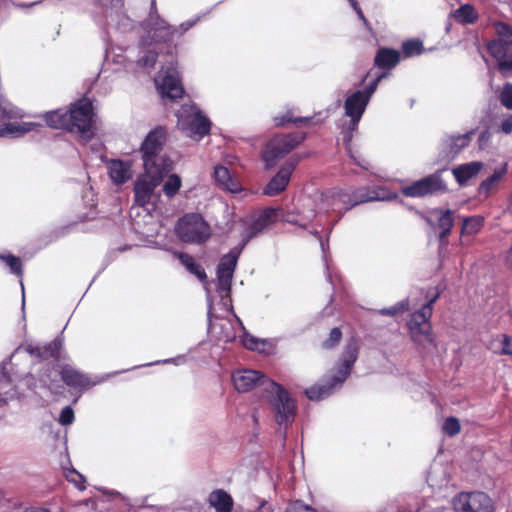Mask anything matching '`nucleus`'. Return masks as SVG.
<instances>
[{"instance_id": "nucleus-15", "label": "nucleus", "mask_w": 512, "mask_h": 512, "mask_svg": "<svg viewBox=\"0 0 512 512\" xmlns=\"http://www.w3.org/2000/svg\"><path fill=\"white\" fill-rule=\"evenodd\" d=\"M455 512H494L492 500L483 492H462L453 499Z\"/></svg>"}, {"instance_id": "nucleus-9", "label": "nucleus", "mask_w": 512, "mask_h": 512, "mask_svg": "<svg viewBox=\"0 0 512 512\" xmlns=\"http://www.w3.org/2000/svg\"><path fill=\"white\" fill-rule=\"evenodd\" d=\"M437 297L438 295H435L419 311L413 313L407 322L412 341L424 348L434 340L429 319L432 315V305Z\"/></svg>"}, {"instance_id": "nucleus-11", "label": "nucleus", "mask_w": 512, "mask_h": 512, "mask_svg": "<svg viewBox=\"0 0 512 512\" xmlns=\"http://www.w3.org/2000/svg\"><path fill=\"white\" fill-rule=\"evenodd\" d=\"M176 232L178 237L186 243L200 244L211 235L209 224L198 213H190L179 219Z\"/></svg>"}, {"instance_id": "nucleus-33", "label": "nucleus", "mask_w": 512, "mask_h": 512, "mask_svg": "<svg viewBox=\"0 0 512 512\" xmlns=\"http://www.w3.org/2000/svg\"><path fill=\"white\" fill-rule=\"evenodd\" d=\"M451 16L461 24H472L477 20L478 13L472 5L464 4L452 11Z\"/></svg>"}, {"instance_id": "nucleus-53", "label": "nucleus", "mask_w": 512, "mask_h": 512, "mask_svg": "<svg viewBox=\"0 0 512 512\" xmlns=\"http://www.w3.org/2000/svg\"><path fill=\"white\" fill-rule=\"evenodd\" d=\"M243 345L250 350H260V346H264V340L257 339L253 336L246 335L242 340Z\"/></svg>"}, {"instance_id": "nucleus-18", "label": "nucleus", "mask_w": 512, "mask_h": 512, "mask_svg": "<svg viewBox=\"0 0 512 512\" xmlns=\"http://www.w3.org/2000/svg\"><path fill=\"white\" fill-rule=\"evenodd\" d=\"M443 188L444 184L440 174L439 172H436L409 185L403 186L401 191L402 194L407 197L417 198L432 194Z\"/></svg>"}, {"instance_id": "nucleus-10", "label": "nucleus", "mask_w": 512, "mask_h": 512, "mask_svg": "<svg viewBox=\"0 0 512 512\" xmlns=\"http://www.w3.org/2000/svg\"><path fill=\"white\" fill-rule=\"evenodd\" d=\"M238 253L230 252L224 255L217 266L216 292L223 309H231V284L238 261Z\"/></svg>"}, {"instance_id": "nucleus-44", "label": "nucleus", "mask_w": 512, "mask_h": 512, "mask_svg": "<svg viewBox=\"0 0 512 512\" xmlns=\"http://www.w3.org/2000/svg\"><path fill=\"white\" fill-rule=\"evenodd\" d=\"M0 260L4 261L6 265L10 268V272L17 276H22V263L19 257H16L12 254L3 255L0 254Z\"/></svg>"}, {"instance_id": "nucleus-30", "label": "nucleus", "mask_w": 512, "mask_h": 512, "mask_svg": "<svg viewBox=\"0 0 512 512\" xmlns=\"http://www.w3.org/2000/svg\"><path fill=\"white\" fill-rule=\"evenodd\" d=\"M207 501L216 512H231L234 505L231 495L223 489L213 490Z\"/></svg>"}, {"instance_id": "nucleus-6", "label": "nucleus", "mask_w": 512, "mask_h": 512, "mask_svg": "<svg viewBox=\"0 0 512 512\" xmlns=\"http://www.w3.org/2000/svg\"><path fill=\"white\" fill-rule=\"evenodd\" d=\"M387 76V73L383 72L378 75L372 82H370L367 86L362 90H355L351 94H349L344 101V110L345 115L349 118V129L345 137L344 141L346 144H349L352 139V131H354L366 108L370 102L371 97L377 90L379 82Z\"/></svg>"}, {"instance_id": "nucleus-8", "label": "nucleus", "mask_w": 512, "mask_h": 512, "mask_svg": "<svg viewBox=\"0 0 512 512\" xmlns=\"http://www.w3.org/2000/svg\"><path fill=\"white\" fill-rule=\"evenodd\" d=\"M176 117L177 127L195 140L202 139L210 132V120L193 103L182 105Z\"/></svg>"}, {"instance_id": "nucleus-35", "label": "nucleus", "mask_w": 512, "mask_h": 512, "mask_svg": "<svg viewBox=\"0 0 512 512\" xmlns=\"http://www.w3.org/2000/svg\"><path fill=\"white\" fill-rule=\"evenodd\" d=\"M179 261L186 269L193 275H195L201 281L206 279V273L204 269L195 262L194 258L186 253H178L177 254Z\"/></svg>"}, {"instance_id": "nucleus-25", "label": "nucleus", "mask_w": 512, "mask_h": 512, "mask_svg": "<svg viewBox=\"0 0 512 512\" xmlns=\"http://www.w3.org/2000/svg\"><path fill=\"white\" fill-rule=\"evenodd\" d=\"M316 214L313 202L307 199L301 210L288 211L285 215V221L304 228L315 218Z\"/></svg>"}, {"instance_id": "nucleus-16", "label": "nucleus", "mask_w": 512, "mask_h": 512, "mask_svg": "<svg viewBox=\"0 0 512 512\" xmlns=\"http://www.w3.org/2000/svg\"><path fill=\"white\" fill-rule=\"evenodd\" d=\"M60 375L67 386L79 392H83L93 386H96L108 378V376L91 377L70 364H65L61 367Z\"/></svg>"}, {"instance_id": "nucleus-59", "label": "nucleus", "mask_w": 512, "mask_h": 512, "mask_svg": "<svg viewBox=\"0 0 512 512\" xmlns=\"http://www.w3.org/2000/svg\"><path fill=\"white\" fill-rule=\"evenodd\" d=\"M351 4V6L353 7V9L355 10V12L357 13V15L359 16L360 20L363 22V24L366 26V27H369V22L368 20L366 19V17L364 16L363 14V11L362 9L360 8V6L358 5L357 1L356 0H348Z\"/></svg>"}, {"instance_id": "nucleus-34", "label": "nucleus", "mask_w": 512, "mask_h": 512, "mask_svg": "<svg viewBox=\"0 0 512 512\" xmlns=\"http://www.w3.org/2000/svg\"><path fill=\"white\" fill-rule=\"evenodd\" d=\"M108 25L114 26L121 32H127L134 26L133 21L122 11H115L107 17Z\"/></svg>"}, {"instance_id": "nucleus-22", "label": "nucleus", "mask_w": 512, "mask_h": 512, "mask_svg": "<svg viewBox=\"0 0 512 512\" xmlns=\"http://www.w3.org/2000/svg\"><path fill=\"white\" fill-rule=\"evenodd\" d=\"M428 222L440 230V240L443 241L449 233L455 221V211L450 209L435 208L429 211Z\"/></svg>"}, {"instance_id": "nucleus-52", "label": "nucleus", "mask_w": 512, "mask_h": 512, "mask_svg": "<svg viewBox=\"0 0 512 512\" xmlns=\"http://www.w3.org/2000/svg\"><path fill=\"white\" fill-rule=\"evenodd\" d=\"M286 512H317L314 508L306 505L300 500H296L289 504Z\"/></svg>"}, {"instance_id": "nucleus-32", "label": "nucleus", "mask_w": 512, "mask_h": 512, "mask_svg": "<svg viewBox=\"0 0 512 512\" xmlns=\"http://www.w3.org/2000/svg\"><path fill=\"white\" fill-rule=\"evenodd\" d=\"M473 134H474V131H469L464 134L447 136L444 140V144H445L446 148L449 150V154L455 156L462 149L467 147L471 141V137Z\"/></svg>"}, {"instance_id": "nucleus-49", "label": "nucleus", "mask_w": 512, "mask_h": 512, "mask_svg": "<svg viewBox=\"0 0 512 512\" xmlns=\"http://www.w3.org/2000/svg\"><path fill=\"white\" fill-rule=\"evenodd\" d=\"M478 147L482 151H490L492 149V134L485 130L478 137Z\"/></svg>"}, {"instance_id": "nucleus-56", "label": "nucleus", "mask_w": 512, "mask_h": 512, "mask_svg": "<svg viewBox=\"0 0 512 512\" xmlns=\"http://www.w3.org/2000/svg\"><path fill=\"white\" fill-rule=\"evenodd\" d=\"M74 421V411L70 406H66L62 409L60 416H59V422L61 425H70Z\"/></svg>"}, {"instance_id": "nucleus-64", "label": "nucleus", "mask_w": 512, "mask_h": 512, "mask_svg": "<svg viewBox=\"0 0 512 512\" xmlns=\"http://www.w3.org/2000/svg\"><path fill=\"white\" fill-rule=\"evenodd\" d=\"M312 233H313V235H314L315 237H317V238L320 240L321 247H322V249H324V244H323V242H322V240H321V236H320L319 232H318V231H314V232H312Z\"/></svg>"}, {"instance_id": "nucleus-38", "label": "nucleus", "mask_w": 512, "mask_h": 512, "mask_svg": "<svg viewBox=\"0 0 512 512\" xmlns=\"http://www.w3.org/2000/svg\"><path fill=\"white\" fill-rule=\"evenodd\" d=\"M494 352L512 357V338L501 335L492 342Z\"/></svg>"}, {"instance_id": "nucleus-4", "label": "nucleus", "mask_w": 512, "mask_h": 512, "mask_svg": "<svg viewBox=\"0 0 512 512\" xmlns=\"http://www.w3.org/2000/svg\"><path fill=\"white\" fill-rule=\"evenodd\" d=\"M357 357V343L351 339L345 346L339 363L320 383L306 389V396L312 401H319L332 395L350 375Z\"/></svg>"}, {"instance_id": "nucleus-43", "label": "nucleus", "mask_w": 512, "mask_h": 512, "mask_svg": "<svg viewBox=\"0 0 512 512\" xmlns=\"http://www.w3.org/2000/svg\"><path fill=\"white\" fill-rule=\"evenodd\" d=\"M409 310V301L408 299L401 300L394 304L393 306L389 308H383L378 310V314L383 316H396L398 314H401L405 311Z\"/></svg>"}, {"instance_id": "nucleus-2", "label": "nucleus", "mask_w": 512, "mask_h": 512, "mask_svg": "<svg viewBox=\"0 0 512 512\" xmlns=\"http://www.w3.org/2000/svg\"><path fill=\"white\" fill-rule=\"evenodd\" d=\"M197 20H187L179 26H171L162 19L156 10V0H151V11L148 18L142 23L144 35L140 39V51L137 58V65L150 69L153 68L158 57V53L153 44L162 42H171L175 38L181 37L185 32L196 24Z\"/></svg>"}, {"instance_id": "nucleus-21", "label": "nucleus", "mask_w": 512, "mask_h": 512, "mask_svg": "<svg viewBox=\"0 0 512 512\" xmlns=\"http://www.w3.org/2000/svg\"><path fill=\"white\" fill-rule=\"evenodd\" d=\"M63 347V338L57 337L52 342L40 346V345H34L32 343H26L24 345H21L17 351H25L26 353L30 354L33 357H36L41 360H46L49 358H55L57 359L59 357L60 351Z\"/></svg>"}, {"instance_id": "nucleus-36", "label": "nucleus", "mask_w": 512, "mask_h": 512, "mask_svg": "<svg viewBox=\"0 0 512 512\" xmlns=\"http://www.w3.org/2000/svg\"><path fill=\"white\" fill-rule=\"evenodd\" d=\"M488 51L491 56L496 59L497 62L512 54L511 45L501 42L497 39L492 40L488 44Z\"/></svg>"}, {"instance_id": "nucleus-31", "label": "nucleus", "mask_w": 512, "mask_h": 512, "mask_svg": "<svg viewBox=\"0 0 512 512\" xmlns=\"http://www.w3.org/2000/svg\"><path fill=\"white\" fill-rule=\"evenodd\" d=\"M400 58L401 55L398 50L380 48L375 55L374 64L379 68L390 70L399 63Z\"/></svg>"}, {"instance_id": "nucleus-20", "label": "nucleus", "mask_w": 512, "mask_h": 512, "mask_svg": "<svg viewBox=\"0 0 512 512\" xmlns=\"http://www.w3.org/2000/svg\"><path fill=\"white\" fill-rule=\"evenodd\" d=\"M207 292V302H208V330L210 333L215 335L218 340L224 342H230L235 339L236 335L232 324L229 320L226 319H218L213 314V300L210 295V291L208 286H205Z\"/></svg>"}, {"instance_id": "nucleus-23", "label": "nucleus", "mask_w": 512, "mask_h": 512, "mask_svg": "<svg viewBox=\"0 0 512 512\" xmlns=\"http://www.w3.org/2000/svg\"><path fill=\"white\" fill-rule=\"evenodd\" d=\"M214 179L216 184L223 190L233 194L242 191V185L239 179L225 166L219 165L215 167Z\"/></svg>"}, {"instance_id": "nucleus-3", "label": "nucleus", "mask_w": 512, "mask_h": 512, "mask_svg": "<svg viewBox=\"0 0 512 512\" xmlns=\"http://www.w3.org/2000/svg\"><path fill=\"white\" fill-rule=\"evenodd\" d=\"M397 198V194L384 187H359L353 191L338 188L321 193L318 197V212L338 211L341 218L343 213L352 207L372 201H390Z\"/></svg>"}, {"instance_id": "nucleus-63", "label": "nucleus", "mask_w": 512, "mask_h": 512, "mask_svg": "<svg viewBox=\"0 0 512 512\" xmlns=\"http://www.w3.org/2000/svg\"><path fill=\"white\" fill-rule=\"evenodd\" d=\"M21 290H22V308L24 309L25 306V295H24V284L22 281H20Z\"/></svg>"}, {"instance_id": "nucleus-61", "label": "nucleus", "mask_w": 512, "mask_h": 512, "mask_svg": "<svg viewBox=\"0 0 512 512\" xmlns=\"http://www.w3.org/2000/svg\"><path fill=\"white\" fill-rule=\"evenodd\" d=\"M506 262H507V265L512 268V245H511V248L509 249L508 253H507V256H506Z\"/></svg>"}, {"instance_id": "nucleus-55", "label": "nucleus", "mask_w": 512, "mask_h": 512, "mask_svg": "<svg viewBox=\"0 0 512 512\" xmlns=\"http://www.w3.org/2000/svg\"><path fill=\"white\" fill-rule=\"evenodd\" d=\"M342 333L339 328H333L329 334V338L323 342V347L326 349L332 348L341 339Z\"/></svg>"}, {"instance_id": "nucleus-5", "label": "nucleus", "mask_w": 512, "mask_h": 512, "mask_svg": "<svg viewBox=\"0 0 512 512\" xmlns=\"http://www.w3.org/2000/svg\"><path fill=\"white\" fill-rule=\"evenodd\" d=\"M166 137V129L158 126L151 130L144 138L140 146V153L144 171L147 173L155 175L159 171L170 172L172 170L173 162L163 152Z\"/></svg>"}, {"instance_id": "nucleus-50", "label": "nucleus", "mask_w": 512, "mask_h": 512, "mask_svg": "<svg viewBox=\"0 0 512 512\" xmlns=\"http://www.w3.org/2000/svg\"><path fill=\"white\" fill-rule=\"evenodd\" d=\"M77 512H98V502L94 499H86L77 504Z\"/></svg>"}, {"instance_id": "nucleus-58", "label": "nucleus", "mask_w": 512, "mask_h": 512, "mask_svg": "<svg viewBox=\"0 0 512 512\" xmlns=\"http://www.w3.org/2000/svg\"><path fill=\"white\" fill-rule=\"evenodd\" d=\"M10 384V377L4 372L3 369H0V393H8V390H5L6 387Z\"/></svg>"}, {"instance_id": "nucleus-48", "label": "nucleus", "mask_w": 512, "mask_h": 512, "mask_svg": "<svg viewBox=\"0 0 512 512\" xmlns=\"http://www.w3.org/2000/svg\"><path fill=\"white\" fill-rule=\"evenodd\" d=\"M499 72L504 77L512 76V54L497 62Z\"/></svg>"}, {"instance_id": "nucleus-42", "label": "nucleus", "mask_w": 512, "mask_h": 512, "mask_svg": "<svg viewBox=\"0 0 512 512\" xmlns=\"http://www.w3.org/2000/svg\"><path fill=\"white\" fill-rule=\"evenodd\" d=\"M495 32L498 37L497 40L512 46V26L503 22H497L495 24Z\"/></svg>"}, {"instance_id": "nucleus-40", "label": "nucleus", "mask_w": 512, "mask_h": 512, "mask_svg": "<svg viewBox=\"0 0 512 512\" xmlns=\"http://www.w3.org/2000/svg\"><path fill=\"white\" fill-rule=\"evenodd\" d=\"M495 131L505 135L512 134V114L504 113L500 115L495 123Z\"/></svg>"}, {"instance_id": "nucleus-57", "label": "nucleus", "mask_w": 512, "mask_h": 512, "mask_svg": "<svg viewBox=\"0 0 512 512\" xmlns=\"http://www.w3.org/2000/svg\"><path fill=\"white\" fill-rule=\"evenodd\" d=\"M274 120H275V123L277 126H283L284 124L289 123V122H293L295 124H298L301 122H306V121H309L310 118H308V117L292 118L288 115H283V116H276L274 118Z\"/></svg>"}, {"instance_id": "nucleus-28", "label": "nucleus", "mask_w": 512, "mask_h": 512, "mask_svg": "<svg viewBox=\"0 0 512 512\" xmlns=\"http://www.w3.org/2000/svg\"><path fill=\"white\" fill-rule=\"evenodd\" d=\"M69 109H57L44 114L45 121L48 126L55 129H66L72 131L71 118Z\"/></svg>"}, {"instance_id": "nucleus-54", "label": "nucleus", "mask_w": 512, "mask_h": 512, "mask_svg": "<svg viewBox=\"0 0 512 512\" xmlns=\"http://www.w3.org/2000/svg\"><path fill=\"white\" fill-rule=\"evenodd\" d=\"M186 361H187V359H186L185 355H178L173 358H168V359L151 362V363L145 364L144 366H152V365H159V364H174V365L179 366V365L185 364Z\"/></svg>"}, {"instance_id": "nucleus-45", "label": "nucleus", "mask_w": 512, "mask_h": 512, "mask_svg": "<svg viewBox=\"0 0 512 512\" xmlns=\"http://www.w3.org/2000/svg\"><path fill=\"white\" fill-rule=\"evenodd\" d=\"M423 44L419 40H408L403 43L402 50L406 57L420 55L423 52Z\"/></svg>"}, {"instance_id": "nucleus-14", "label": "nucleus", "mask_w": 512, "mask_h": 512, "mask_svg": "<svg viewBox=\"0 0 512 512\" xmlns=\"http://www.w3.org/2000/svg\"><path fill=\"white\" fill-rule=\"evenodd\" d=\"M154 82L164 101H173L184 94V89L175 67L162 68L155 77Z\"/></svg>"}, {"instance_id": "nucleus-29", "label": "nucleus", "mask_w": 512, "mask_h": 512, "mask_svg": "<svg viewBox=\"0 0 512 512\" xmlns=\"http://www.w3.org/2000/svg\"><path fill=\"white\" fill-rule=\"evenodd\" d=\"M483 168V163L480 161H472L469 163L461 164L452 169L457 183L461 186L465 185L471 178L475 177Z\"/></svg>"}, {"instance_id": "nucleus-62", "label": "nucleus", "mask_w": 512, "mask_h": 512, "mask_svg": "<svg viewBox=\"0 0 512 512\" xmlns=\"http://www.w3.org/2000/svg\"><path fill=\"white\" fill-rule=\"evenodd\" d=\"M39 2H32L30 4H17V7L19 8H28L37 5Z\"/></svg>"}, {"instance_id": "nucleus-17", "label": "nucleus", "mask_w": 512, "mask_h": 512, "mask_svg": "<svg viewBox=\"0 0 512 512\" xmlns=\"http://www.w3.org/2000/svg\"><path fill=\"white\" fill-rule=\"evenodd\" d=\"M298 163L299 158L288 159L263 188V195L273 197L285 191Z\"/></svg>"}, {"instance_id": "nucleus-7", "label": "nucleus", "mask_w": 512, "mask_h": 512, "mask_svg": "<svg viewBox=\"0 0 512 512\" xmlns=\"http://www.w3.org/2000/svg\"><path fill=\"white\" fill-rule=\"evenodd\" d=\"M24 112L0 95V137H21L33 131L38 124L21 121Z\"/></svg>"}, {"instance_id": "nucleus-1", "label": "nucleus", "mask_w": 512, "mask_h": 512, "mask_svg": "<svg viewBox=\"0 0 512 512\" xmlns=\"http://www.w3.org/2000/svg\"><path fill=\"white\" fill-rule=\"evenodd\" d=\"M231 377L234 388L240 393L260 387L263 398L270 404L276 423L284 428L292 424L296 416V403L282 385L252 369H238Z\"/></svg>"}, {"instance_id": "nucleus-41", "label": "nucleus", "mask_w": 512, "mask_h": 512, "mask_svg": "<svg viewBox=\"0 0 512 512\" xmlns=\"http://www.w3.org/2000/svg\"><path fill=\"white\" fill-rule=\"evenodd\" d=\"M181 178L177 174H171L163 185V192L167 197H173L181 187Z\"/></svg>"}, {"instance_id": "nucleus-51", "label": "nucleus", "mask_w": 512, "mask_h": 512, "mask_svg": "<svg viewBox=\"0 0 512 512\" xmlns=\"http://www.w3.org/2000/svg\"><path fill=\"white\" fill-rule=\"evenodd\" d=\"M66 478L69 482H72L74 483L77 488H79L80 490H84L85 489V485H84V477L83 475H81L80 473H78L76 470L72 469V470H69L67 473H66Z\"/></svg>"}, {"instance_id": "nucleus-37", "label": "nucleus", "mask_w": 512, "mask_h": 512, "mask_svg": "<svg viewBox=\"0 0 512 512\" xmlns=\"http://www.w3.org/2000/svg\"><path fill=\"white\" fill-rule=\"evenodd\" d=\"M506 173V168L495 170L494 173L486 178L479 186V193L488 195L489 192L500 182Z\"/></svg>"}, {"instance_id": "nucleus-47", "label": "nucleus", "mask_w": 512, "mask_h": 512, "mask_svg": "<svg viewBox=\"0 0 512 512\" xmlns=\"http://www.w3.org/2000/svg\"><path fill=\"white\" fill-rule=\"evenodd\" d=\"M499 99L505 108L512 109V83L507 82L503 85Z\"/></svg>"}, {"instance_id": "nucleus-27", "label": "nucleus", "mask_w": 512, "mask_h": 512, "mask_svg": "<svg viewBox=\"0 0 512 512\" xmlns=\"http://www.w3.org/2000/svg\"><path fill=\"white\" fill-rule=\"evenodd\" d=\"M108 174L115 184H123L132 177L131 165L127 161L113 159L108 162Z\"/></svg>"}, {"instance_id": "nucleus-24", "label": "nucleus", "mask_w": 512, "mask_h": 512, "mask_svg": "<svg viewBox=\"0 0 512 512\" xmlns=\"http://www.w3.org/2000/svg\"><path fill=\"white\" fill-rule=\"evenodd\" d=\"M57 374L50 363H46L43 371L39 374L38 379L30 374L24 378V381L29 389L36 390L38 388H53V382L56 381Z\"/></svg>"}, {"instance_id": "nucleus-12", "label": "nucleus", "mask_w": 512, "mask_h": 512, "mask_svg": "<svg viewBox=\"0 0 512 512\" xmlns=\"http://www.w3.org/2000/svg\"><path fill=\"white\" fill-rule=\"evenodd\" d=\"M304 139L303 135L281 134L268 141L263 151V160L267 169L274 167L282 158L295 149Z\"/></svg>"}, {"instance_id": "nucleus-46", "label": "nucleus", "mask_w": 512, "mask_h": 512, "mask_svg": "<svg viewBox=\"0 0 512 512\" xmlns=\"http://www.w3.org/2000/svg\"><path fill=\"white\" fill-rule=\"evenodd\" d=\"M443 432L452 437L460 432L459 420L455 417H448L443 424Z\"/></svg>"}, {"instance_id": "nucleus-60", "label": "nucleus", "mask_w": 512, "mask_h": 512, "mask_svg": "<svg viewBox=\"0 0 512 512\" xmlns=\"http://www.w3.org/2000/svg\"><path fill=\"white\" fill-rule=\"evenodd\" d=\"M353 159L354 163L358 165L359 167L368 170L369 169V162L362 156H355L353 154L350 155Z\"/></svg>"}, {"instance_id": "nucleus-39", "label": "nucleus", "mask_w": 512, "mask_h": 512, "mask_svg": "<svg viewBox=\"0 0 512 512\" xmlns=\"http://www.w3.org/2000/svg\"><path fill=\"white\" fill-rule=\"evenodd\" d=\"M483 225V218L478 216H473L469 218L463 219L461 233L464 234H475L477 233Z\"/></svg>"}, {"instance_id": "nucleus-13", "label": "nucleus", "mask_w": 512, "mask_h": 512, "mask_svg": "<svg viewBox=\"0 0 512 512\" xmlns=\"http://www.w3.org/2000/svg\"><path fill=\"white\" fill-rule=\"evenodd\" d=\"M70 115L75 117L71 118L72 131H76L83 138H90L93 134V107L89 99L83 98L71 105Z\"/></svg>"}, {"instance_id": "nucleus-26", "label": "nucleus", "mask_w": 512, "mask_h": 512, "mask_svg": "<svg viewBox=\"0 0 512 512\" xmlns=\"http://www.w3.org/2000/svg\"><path fill=\"white\" fill-rule=\"evenodd\" d=\"M275 215L276 211L272 208H268L264 210L256 219H254L243 235V246H245L249 240H251L257 234L262 232L266 227H268L273 221Z\"/></svg>"}, {"instance_id": "nucleus-19", "label": "nucleus", "mask_w": 512, "mask_h": 512, "mask_svg": "<svg viewBox=\"0 0 512 512\" xmlns=\"http://www.w3.org/2000/svg\"><path fill=\"white\" fill-rule=\"evenodd\" d=\"M168 172L159 171L155 175L153 173L144 174L137 180L134 186L135 201L144 206L151 201L155 188L163 180Z\"/></svg>"}]
</instances>
